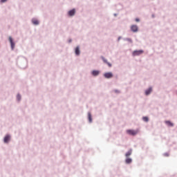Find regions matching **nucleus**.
I'll return each instance as SVG.
<instances>
[{"mask_svg": "<svg viewBox=\"0 0 177 177\" xmlns=\"http://www.w3.org/2000/svg\"><path fill=\"white\" fill-rule=\"evenodd\" d=\"M138 132H139V131L138 130H127V133H128L129 135H131L132 136H135V135H137Z\"/></svg>", "mask_w": 177, "mask_h": 177, "instance_id": "nucleus-1", "label": "nucleus"}, {"mask_svg": "<svg viewBox=\"0 0 177 177\" xmlns=\"http://www.w3.org/2000/svg\"><path fill=\"white\" fill-rule=\"evenodd\" d=\"M104 77L105 78H107V79H109V78H113V73H111V72L105 73L104 74Z\"/></svg>", "mask_w": 177, "mask_h": 177, "instance_id": "nucleus-2", "label": "nucleus"}, {"mask_svg": "<svg viewBox=\"0 0 177 177\" xmlns=\"http://www.w3.org/2000/svg\"><path fill=\"white\" fill-rule=\"evenodd\" d=\"M75 53L77 56H80V46H77L75 48Z\"/></svg>", "mask_w": 177, "mask_h": 177, "instance_id": "nucleus-7", "label": "nucleus"}, {"mask_svg": "<svg viewBox=\"0 0 177 177\" xmlns=\"http://www.w3.org/2000/svg\"><path fill=\"white\" fill-rule=\"evenodd\" d=\"M143 53V50H135L133 52V56H139V55H142Z\"/></svg>", "mask_w": 177, "mask_h": 177, "instance_id": "nucleus-3", "label": "nucleus"}, {"mask_svg": "<svg viewBox=\"0 0 177 177\" xmlns=\"http://www.w3.org/2000/svg\"><path fill=\"white\" fill-rule=\"evenodd\" d=\"M165 124H167L168 127H173L174 126V123L171 122V121H169V120L165 121Z\"/></svg>", "mask_w": 177, "mask_h": 177, "instance_id": "nucleus-12", "label": "nucleus"}, {"mask_svg": "<svg viewBox=\"0 0 177 177\" xmlns=\"http://www.w3.org/2000/svg\"><path fill=\"white\" fill-rule=\"evenodd\" d=\"M151 91H153V89L151 88H149V89L145 91V95H150V93H151Z\"/></svg>", "mask_w": 177, "mask_h": 177, "instance_id": "nucleus-11", "label": "nucleus"}, {"mask_svg": "<svg viewBox=\"0 0 177 177\" xmlns=\"http://www.w3.org/2000/svg\"><path fill=\"white\" fill-rule=\"evenodd\" d=\"M115 93H120V91H118V90H115Z\"/></svg>", "mask_w": 177, "mask_h": 177, "instance_id": "nucleus-20", "label": "nucleus"}, {"mask_svg": "<svg viewBox=\"0 0 177 177\" xmlns=\"http://www.w3.org/2000/svg\"><path fill=\"white\" fill-rule=\"evenodd\" d=\"M17 99L18 100H20V99H21V97L20 96V95H17Z\"/></svg>", "mask_w": 177, "mask_h": 177, "instance_id": "nucleus-18", "label": "nucleus"}, {"mask_svg": "<svg viewBox=\"0 0 177 177\" xmlns=\"http://www.w3.org/2000/svg\"><path fill=\"white\" fill-rule=\"evenodd\" d=\"M99 74H100V72L99 71H92V75L94 77H96V76L99 75Z\"/></svg>", "mask_w": 177, "mask_h": 177, "instance_id": "nucleus-8", "label": "nucleus"}, {"mask_svg": "<svg viewBox=\"0 0 177 177\" xmlns=\"http://www.w3.org/2000/svg\"><path fill=\"white\" fill-rule=\"evenodd\" d=\"M75 15V9H73L68 12V16H74Z\"/></svg>", "mask_w": 177, "mask_h": 177, "instance_id": "nucleus-9", "label": "nucleus"}, {"mask_svg": "<svg viewBox=\"0 0 177 177\" xmlns=\"http://www.w3.org/2000/svg\"><path fill=\"white\" fill-rule=\"evenodd\" d=\"M140 20L139 19V18H136V21H137V22H139Z\"/></svg>", "mask_w": 177, "mask_h": 177, "instance_id": "nucleus-19", "label": "nucleus"}, {"mask_svg": "<svg viewBox=\"0 0 177 177\" xmlns=\"http://www.w3.org/2000/svg\"><path fill=\"white\" fill-rule=\"evenodd\" d=\"M9 140H10V136L7 135L4 138V143H8Z\"/></svg>", "mask_w": 177, "mask_h": 177, "instance_id": "nucleus-6", "label": "nucleus"}, {"mask_svg": "<svg viewBox=\"0 0 177 177\" xmlns=\"http://www.w3.org/2000/svg\"><path fill=\"white\" fill-rule=\"evenodd\" d=\"M131 154H132V150H129V151L125 154V156H126L127 158H129V156H131Z\"/></svg>", "mask_w": 177, "mask_h": 177, "instance_id": "nucleus-16", "label": "nucleus"}, {"mask_svg": "<svg viewBox=\"0 0 177 177\" xmlns=\"http://www.w3.org/2000/svg\"><path fill=\"white\" fill-rule=\"evenodd\" d=\"M6 1L8 0H1V2L4 3V2H6Z\"/></svg>", "mask_w": 177, "mask_h": 177, "instance_id": "nucleus-21", "label": "nucleus"}, {"mask_svg": "<svg viewBox=\"0 0 177 177\" xmlns=\"http://www.w3.org/2000/svg\"><path fill=\"white\" fill-rule=\"evenodd\" d=\"M125 162L126 164H131V162H132V159L130 158H127L125 160Z\"/></svg>", "mask_w": 177, "mask_h": 177, "instance_id": "nucleus-13", "label": "nucleus"}, {"mask_svg": "<svg viewBox=\"0 0 177 177\" xmlns=\"http://www.w3.org/2000/svg\"><path fill=\"white\" fill-rule=\"evenodd\" d=\"M131 31H133V32H137V31L138 30V26H136V25L131 26Z\"/></svg>", "mask_w": 177, "mask_h": 177, "instance_id": "nucleus-4", "label": "nucleus"}, {"mask_svg": "<svg viewBox=\"0 0 177 177\" xmlns=\"http://www.w3.org/2000/svg\"><path fill=\"white\" fill-rule=\"evenodd\" d=\"M9 41H10V42L11 48H12V50H14V49H15V42H13V39H12L11 37H9Z\"/></svg>", "mask_w": 177, "mask_h": 177, "instance_id": "nucleus-5", "label": "nucleus"}, {"mask_svg": "<svg viewBox=\"0 0 177 177\" xmlns=\"http://www.w3.org/2000/svg\"><path fill=\"white\" fill-rule=\"evenodd\" d=\"M32 23L33 24H35V26H38V24H39V22L38 21V20H37V19H34L32 20Z\"/></svg>", "mask_w": 177, "mask_h": 177, "instance_id": "nucleus-14", "label": "nucleus"}, {"mask_svg": "<svg viewBox=\"0 0 177 177\" xmlns=\"http://www.w3.org/2000/svg\"><path fill=\"white\" fill-rule=\"evenodd\" d=\"M102 59L103 62H105L109 66V67H111V64L108 62L107 60L105 59V58L104 57H102Z\"/></svg>", "mask_w": 177, "mask_h": 177, "instance_id": "nucleus-10", "label": "nucleus"}, {"mask_svg": "<svg viewBox=\"0 0 177 177\" xmlns=\"http://www.w3.org/2000/svg\"><path fill=\"white\" fill-rule=\"evenodd\" d=\"M88 117L89 122H92V115L91 114V113H88Z\"/></svg>", "mask_w": 177, "mask_h": 177, "instance_id": "nucleus-15", "label": "nucleus"}, {"mask_svg": "<svg viewBox=\"0 0 177 177\" xmlns=\"http://www.w3.org/2000/svg\"><path fill=\"white\" fill-rule=\"evenodd\" d=\"M143 121H145V122H147L149 121V118L147 117H143L142 118Z\"/></svg>", "mask_w": 177, "mask_h": 177, "instance_id": "nucleus-17", "label": "nucleus"}]
</instances>
